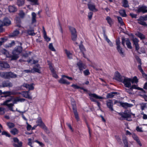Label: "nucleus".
Instances as JSON below:
<instances>
[{
  "mask_svg": "<svg viewBox=\"0 0 147 147\" xmlns=\"http://www.w3.org/2000/svg\"><path fill=\"white\" fill-rule=\"evenodd\" d=\"M14 104L13 96H11L8 99L4 101L1 105L7 106L10 111L14 112L15 111L13 109V107L14 105Z\"/></svg>",
  "mask_w": 147,
  "mask_h": 147,
  "instance_id": "1",
  "label": "nucleus"
},
{
  "mask_svg": "<svg viewBox=\"0 0 147 147\" xmlns=\"http://www.w3.org/2000/svg\"><path fill=\"white\" fill-rule=\"evenodd\" d=\"M89 98L90 100L92 101L96 102L97 106L99 107H100V103L99 102L97 101V100L94 99V98L96 99H102L103 98L101 96L97 95L95 94L89 93Z\"/></svg>",
  "mask_w": 147,
  "mask_h": 147,
  "instance_id": "2",
  "label": "nucleus"
},
{
  "mask_svg": "<svg viewBox=\"0 0 147 147\" xmlns=\"http://www.w3.org/2000/svg\"><path fill=\"white\" fill-rule=\"evenodd\" d=\"M122 82L125 87L129 88L131 86V78L124 77L123 79Z\"/></svg>",
  "mask_w": 147,
  "mask_h": 147,
  "instance_id": "3",
  "label": "nucleus"
},
{
  "mask_svg": "<svg viewBox=\"0 0 147 147\" xmlns=\"http://www.w3.org/2000/svg\"><path fill=\"white\" fill-rule=\"evenodd\" d=\"M122 117L125 119H127H127L128 118H130L131 117V115L132 114L134 116H135L134 114H132L131 113H128L126 112L125 113H118Z\"/></svg>",
  "mask_w": 147,
  "mask_h": 147,
  "instance_id": "4",
  "label": "nucleus"
},
{
  "mask_svg": "<svg viewBox=\"0 0 147 147\" xmlns=\"http://www.w3.org/2000/svg\"><path fill=\"white\" fill-rule=\"evenodd\" d=\"M107 107L111 111H114L113 108V103L112 100H109L106 101Z\"/></svg>",
  "mask_w": 147,
  "mask_h": 147,
  "instance_id": "5",
  "label": "nucleus"
},
{
  "mask_svg": "<svg viewBox=\"0 0 147 147\" xmlns=\"http://www.w3.org/2000/svg\"><path fill=\"white\" fill-rule=\"evenodd\" d=\"M29 91H23L22 92H19L18 94H21L24 97L28 99H32V96H31L29 94Z\"/></svg>",
  "mask_w": 147,
  "mask_h": 147,
  "instance_id": "6",
  "label": "nucleus"
},
{
  "mask_svg": "<svg viewBox=\"0 0 147 147\" xmlns=\"http://www.w3.org/2000/svg\"><path fill=\"white\" fill-rule=\"evenodd\" d=\"M77 65L80 71H82L84 69L86 68V66L85 64L83 63L81 61H80L78 62L77 63Z\"/></svg>",
  "mask_w": 147,
  "mask_h": 147,
  "instance_id": "7",
  "label": "nucleus"
},
{
  "mask_svg": "<svg viewBox=\"0 0 147 147\" xmlns=\"http://www.w3.org/2000/svg\"><path fill=\"white\" fill-rule=\"evenodd\" d=\"M88 9L90 11H96L98 10L96 8L94 4L89 3L88 4Z\"/></svg>",
  "mask_w": 147,
  "mask_h": 147,
  "instance_id": "8",
  "label": "nucleus"
},
{
  "mask_svg": "<svg viewBox=\"0 0 147 147\" xmlns=\"http://www.w3.org/2000/svg\"><path fill=\"white\" fill-rule=\"evenodd\" d=\"M40 67L39 64H37L34 66L32 70V71L34 72H38L39 73H40Z\"/></svg>",
  "mask_w": 147,
  "mask_h": 147,
  "instance_id": "9",
  "label": "nucleus"
},
{
  "mask_svg": "<svg viewBox=\"0 0 147 147\" xmlns=\"http://www.w3.org/2000/svg\"><path fill=\"white\" fill-rule=\"evenodd\" d=\"M115 75L116 78L120 82H122L123 81V79L124 76H121L119 73L118 72H116Z\"/></svg>",
  "mask_w": 147,
  "mask_h": 147,
  "instance_id": "10",
  "label": "nucleus"
},
{
  "mask_svg": "<svg viewBox=\"0 0 147 147\" xmlns=\"http://www.w3.org/2000/svg\"><path fill=\"white\" fill-rule=\"evenodd\" d=\"M13 104H16L18 102H23L25 100L24 98H20L19 97L14 98L13 97Z\"/></svg>",
  "mask_w": 147,
  "mask_h": 147,
  "instance_id": "11",
  "label": "nucleus"
},
{
  "mask_svg": "<svg viewBox=\"0 0 147 147\" xmlns=\"http://www.w3.org/2000/svg\"><path fill=\"white\" fill-rule=\"evenodd\" d=\"M139 12H142L145 13L147 12V7L145 5H142L139 7L138 9Z\"/></svg>",
  "mask_w": 147,
  "mask_h": 147,
  "instance_id": "12",
  "label": "nucleus"
},
{
  "mask_svg": "<svg viewBox=\"0 0 147 147\" xmlns=\"http://www.w3.org/2000/svg\"><path fill=\"white\" fill-rule=\"evenodd\" d=\"M17 77L16 74L11 72H7V79L10 78H15Z\"/></svg>",
  "mask_w": 147,
  "mask_h": 147,
  "instance_id": "13",
  "label": "nucleus"
},
{
  "mask_svg": "<svg viewBox=\"0 0 147 147\" xmlns=\"http://www.w3.org/2000/svg\"><path fill=\"white\" fill-rule=\"evenodd\" d=\"M22 47L21 46H18L16 47L13 51H14V53H16L20 54L22 52Z\"/></svg>",
  "mask_w": 147,
  "mask_h": 147,
  "instance_id": "14",
  "label": "nucleus"
},
{
  "mask_svg": "<svg viewBox=\"0 0 147 147\" xmlns=\"http://www.w3.org/2000/svg\"><path fill=\"white\" fill-rule=\"evenodd\" d=\"M13 140L14 142H17L18 144H14L13 146L15 147H21L22 145V142H19V141L18 138H13Z\"/></svg>",
  "mask_w": 147,
  "mask_h": 147,
  "instance_id": "15",
  "label": "nucleus"
},
{
  "mask_svg": "<svg viewBox=\"0 0 147 147\" xmlns=\"http://www.w3.org/2000/svg\"><path fill=\"white\" fill-rule=\"evenodd\" d=\"M23 86L28 88L29 90H33L34 89V87L32 84H28L26 83H24L23 85Z\"/></svg>",
  "mask_w": 147,
  "mask_h": 147,
  "instance_id": "16",
  "label": "nucleus"
},
{
  "mask_svg": "<svg viewBox=\"0 0 147 147\" xmlns=\"http://www.w3.org/2000/svg\"><path fill=\"white\" fill-rule=\"evenodd\" d=\"M0 69H2L3 68H7L9 67V65L6 63L1 62L0 61Z\"/></svg>",
  "mask_w": 147,
  "mask_h": 147,
  "instance_id": "17",
  "label": "nucleus"
},
{
  "mask_svg": "<svg viewBox=\"0 0 147 147\" xmlns=\"http://www.w3.org/2000/svg\"><path fill=\"white\" fill-rule=\"evenodd\" d=\"M36 123L38 124L37 126H39L41 127L45 125L42 120L41 118L40 117H38Z\"/></svg>",
  "mask_w": 147,
  "mask_h": 147,
  "instance_id": "18",
  "label": "nucleus"
},
{
  "mask_svg": "<svg viewBox=\"0 0 147 147\" xmlns=\"http://www.w3.org/2000/svg\"><path fill=\"white\" fill-rule=\"evenodd\" d=\"M3 87H11L12 86V83L9 82H3L2 84Z\"/></svg>",
  "mask_w": 147,
  "mask_h": 147,
  "instance_id": "19",
  "label": "nucleus"
},
{
  "mask_svg": "<svg viewBox=\"0 0 147 147\" xmlns=\"http://www.w3.org/2000/svg\"><path fill=\"white\" fill-rule=\"evenodd\" d=\"M103 36L104 38L109 44L110 46L111 47L113 46V43L110 41L109 39L108 38L107 35L106 34L105 32H104L103 34Z\"/></svg>",
  "mask_w": 147,
  "mask_h": 147,
  "instance_id": "20",
  "label": "nucleus"
},
{
  "mask_svg": "<svg viewBox=\"0 0 147 147\" xmlns=\"http://www.w3.org/2000/svg\"><path fill=\"white\" fill-rule=\"evenodd\" d=\"M62 78L59 80V82L60 83L67 85H69L70 84V82L68 81L67 80L64 79L62 77Z\"/></svg>",
  "mask_w": 147,
  "mask_h": 147,
  "instance_id": "21",
  "label": "nucleus"
},
{
  "mask_svg": "<svg viewBox=\"0 0 147 147\" xmlns=\"http://www.w3.org/2000/svg\"><path fill=\"white\" fill-rule=\"evenodd\" d=\"M106 20L107 21V22L111 26L113 24V20L109 16L107 17L106 18Z\"/></svg>",
  "mask_w": 147,
  "mask_h": 147,
  "instance_id": "22",
  "label": "nucleus"
},
{
  "mask_svg": "<svg viewBox=\"0 0 147 147\" xmlns=\"http://www.w3.org/2000/svg\"><path fill=\"white\" fill-rule=\"evenodd\" d=\"M123 107L127 108L128 107H131L133 106V105L128 104L127 103H121L120 104Z\"/></svg>",
  "mask_w": 147,
  "mask_h": 147,
  "instance_id": "23",
  "label": "nucleus"
},
{
  "mask_svg": "<svg viewBox=\"0 0 147 147\" xmlns=\"http://www.w3.org/2000/svg\"><path fill=\"white\" fill-rule=\"evenodd\" d=\"M3 22V26H8L11 24L10 21L7 18H5L4 19Z\"/></svg>",
  "mask_w": 147,
  "mask_h": 147,
  "instance_id": "24",
  "label": "nucleus"
},
{
  "mask_svg": "<svg viewBox=\"0 0 147 147\" xmlns=\"http://www.w3.org/2000/svg\"><path fill=\"white\" fill-rule=\"evenodd\" d=\"M32 23L33 24L36 22V15L34 12L32 13Z\"/></svg>",
  "mask_w": 147,
  "mask_h": 147,
  "instance_id": "25",
  "label": "nucleus"
},
{
  "mask_svg": "<svg viewBox=\"0 0 147 147\" xmlns=\"http://www.w3.org/2000/svg\"><path fill=\"white\" fill-rule=\"evenodd\" d=\"M13 55L11 56V60H16L19 57V54L17 53H14V51H13Z\"/></svg>",
  "mask_w": 147,
  "mask_h": 147,
  "instance_id": "26",
  "label": "nucleus"
},
{
  "mask_svg": "<svg viewBox=\"0 0 147 147\" xmlns=\"http://www.w3.org/2000/svg\"><path fill=\"white\" fill-rule=\"evenodd\" d=\"M135 35L139 37L141 40H143L145 38V36L140 32H138L135 34Z\"/></svg>",
  "mask_w": 147,
  "mask_h": 147,
  "instance_id": "27",
  "label": "nucleus"
},
{
  "mask_svg": "<svg viewBox=\"0 0 147 147\" xmlns=\"http://www.w3.org/2000/svg\"><path fill=\"white\" fill-rule=\"evenodd\" d=\"M64 51L68 58L70 59H72V53L69 51H68L67 49H65Z\"/></svg>",
  "mask_w": 147,
  "mask_h": 147,
  "instance_id": "28",
  "label": "nucleus"
},
{
  "mask_svg": "<svg viewBox=\"0 0 147 147\" xmlns=\"http://www.w3.org/2000/svg\"><path fill=\"white\" fill-rule=\"evenodd\" d=\"M19 34V32L18 30H16L11 34L9 35V36L10 37H14L17 36Z\"/></svg>",
  "mask_w": 147,
  "mask_h": 147,
  "instance_id": "29",
  "label": "nucleus"
},
{
  "mask_svg": "<svg viewBox=\"0 0 147 147\" xmlns=\"http://www.w3.org/2000/svg\"><path fill=\"white\" fill-rule=\"evenodd\" d=\"M25 3V0H17V4L18 6L23 5Z\"/></svg>",
  "mask_w": 147,
  "mask_h": 147,
  "instance_id": "30",
  "label": "nucleus"
},
{
  "mask_svg": "<svg viewBox=\"0 0 147 147\" xmlns=\"http://www.w3.org/2000/svg\"><path fill=\"white\" fill-rule=\"evenodd\" d=\"M8 9L9 11L10 12H15L17 10L16 8L14 6H9Z\"/></svg>",
  "mask_w": 147,
  "mask_h": 147,
  "instance_id": "31",
  "label": "nucleus"
},
{
  "mask_svg": "<svg viewBox=\"0 0 147 147\" xmlns=\"http://www.w3.org/2000/svg\"><path fill=\"white\" fill-rule=\"evenodd\" d=\"M10 133L13 135H15L18 133V130L16 128L12 129L10 131Z\"/></svg>",
  "mask_w": 147,
  "mask_h": 147,
  "instance_id": "32",
  "label": "nucleus"
},
{
  "mask_svg": "<svg viewBox=\"0 0 147 147\" xmlns=\"http://www.w3.org/2000/svg\"><path fill=\"white\" fill-rule=\"evenodd\" d=\"M123 141L124 144V147H128V143L126 136L123 137Z\"/></svg>",
  "mask_w": 147,
  "mask_h": 147,
  "instance_id": "33",
  "label": "nucleus"
},
{
  "mask_svg": "<svg viewBox=\"0 0 147 147\" xmlns=\"http://www.w3.org/2000/svg\"><path fill=\"white\" fill-rule=\"evenodd\" d=\"M69 28L71 33V35L77 34L76 30L74 28L71 26H69Z\"/></svg>",
  "mask_w": 147,
  "mask_h": 147,
  "instance_id": "34",
  "label": "nucleus"
},
{
  "mask_svg": "<svg viewBox=\"0 0 147 147\" xmlns=\"http://www.w3.org/2000/svg\"><path fill=\"white\" fill-rule=\"evenodd\" d=\"M126 44L129 49H131L132 48L131 43L129 39L128 38L126 39Z\"/></svg>",
  "mask_w": 147,
  "mask_h": 147,
  "instance_id": "35",
  "label": "nucleus"
},
{
  "mask_svg": "<svg viewBox=\"0 0 147 147\" xmlns=\"http://www.w3.org/2000/svg\"><path fill=\"white\" fill-rule=\"evenodd\" d=\"M71 86L73 88H74L75 89H80L82 90H83L84 91H86V90L84 89L83 87H80L79 86L77 85V84H72Z\"/></svg>",
  "mask_w": 147,
  "mask_h": 147,
  "instance_id": "36",
  "label": "nucleus"
},
{
  "mask_svg": "<svg viewBox=\"0 0 147 147\" xmlns=\"http://www.w3.org/2000/svg\"><path fill=\"white\" fill-rule=\"evenodd\" d=\"M27 33L29 35L31 36H34L36 34L34 32V30L33 29L27 30Z\"/></svg>",
  "mask_w": 147,
  "mask_h": 147,
  "instance_id": "37",
  "label": "nucleus"
},
{
  "mask_svg": "<svg viewBox=\"0 0 147 147\" xmlns=\"http://www.w3.org/2000/svg\"><path fill=\"white\" fill-rule=\"evenodd\" d=\"M43 35L44 38L47 41H49L50 40V38L47 36L46 32L44 28V27H43Z\"/></svg>",
  "mask_w": 147,
  "mask_h": 147,
  "instance_id": "38",
  "label": "nucleus"
},
{
  "mask_svg": "<svg viewBox=\"0 0 147 147\" xmlns=\"http://www.w3.org/2000/svg\"><path fill=\"white\" fill-rule=\"evenodd\" d=\"M73 112L74 115L77 121L79 120L80 119L79 117L78 113L77 112V110L73 111Z\"/></svg>",
  "mask_w": 147,
  "mask_h": 147,
  "instance_id": "39",
  "label": "nucleus"
},
{
  "mask_svg": "<svg viewBox=\"0 0 147 147\" xmlns=\"http://www.w3.org/2000/svg\"><path fill=\"white\" fill-rule=\"evenodd\" d=\"M119 12L120 15L123 17H125L127 16L125 11L124 10H120L119 11Z\"/></svg>",
  "mask_w": 147,
  "mask_h": 147,
  "instance_id": "40",
  "label": "nucleus"
},
{
  "mask_svg": "<svg viewBox=\"0 0 147 147\" xmlns=\"http://www.w3.org/2000/svg\"><path fill=\"white\" fill-rule=\"evenodd\" d=\"M117 48L118 52L121 55L122 57L124 56V53L123 51L122 48L121 47L118 48Z\"/></svg>",
  "mask_w": 147,
  "mask_h": 147,
  "instance_id": "41",
  "label": "nucleus"
},
{
  "mask_svg": "<svg viewBox=\"0 0 147 147\" xmlns=\"http://www.w3.org/2000/svg\"><path fill=\"white\" fill-rule=\"evenodd\" d=\"M116 92H113L110 93L108 94L106 96L107 98H111L113 97L114 96V94H116Z\"/></svg>",
  "mask_w": 147,
  "mask_h": 147,
  "instance_id": "42",
  "label": "nucleus"
},
{
  "mask_svg": "<svg viewBox=\"0 0 147 147\" xmlns=\"http://www.w3.org/2000/svg\"><path fill=\"white\" fill-rule=\"evenodd\" d=\"M122 4L123 6L124 7H127L129 6L128 2L127 0H123Z\"/></svg>",
  "mask_w": 147,
  "mask_h": 147,
  "instance_id": "43",
  "label": "nucleus"
},
{
  "mask_svg": "<svg viewBox=\"0 0 147 147\" xmlns=\"http://www.w3.org/2000/svg\"><path fill=\"white\" fill-rule=\"evenodd\" d=\"M11 94V92L10 91H8L4 92H3V94L4 95L3 97H6L10 95Z\"/></svg>",
  "mask_w": 147,
  "mask_h": 147,
  "instance_id": "44",
  "label": "nucleus"
},
{
  "mask_svg": "<svg viewBox=\"0 0 147 147\" xmlns=\"http://www.w3.org/2000/svg\"><path fill=\"white\" fill-rule=\"evenodd\" d=\"M28 1L31 2L32 5H38V0H27Z\"/></svg>",
  "mask_w": 147,
  "mask_h": 147,
  "instance_id": "45",
  "label": "nucleus"
},
{
  "mask_svg": "<svg viewBox=\"0 0 147 147\" xmlns=\"http://www.w3.org/2000/svg\"><path fill=\"white\" fill-rule=\"evenodd\" d=\"M146 108H147V103H142L140 104V108L142 110H144Z\"/></svg>",
  "mask_w": 147,
  "mask_h": 147,
  "instance_id": "46",
  "label": "nucleus"
},
{
  "mask_svg": "<svg viewBox=\"0 0 147 147\" xmlns=\"http://www.w3.org/2000/svg\"><path fill=\"white\" fill-rule=\"evenodd\" d=\"M7 72H0V76L5 78L7 79Z\"/></svg>",
  "mask_w": 147,
  "mask_h": 147,
  "instance_id": "47",
  "label": "nucleus"
},
{
  "mask_svg": "<svg viewBox=\"0 0 147 147\" xmlns=\"http://www.w3.org/2000/svg\"><path fill=\"white\" fill-rule=\"evenodd\" d=\"M142 20V19H141L140 18V19H139L138 20V23L144 26H146L147 24H146V23L144 21Z\"/></svg>",
  "mask_w": 147,
  "mask_h": 147,
  "instance_id": "48",
  "label": "nucleus"
},
{
  "mask_svg": "<svg viewBox=\"0 0 147 147\" xmlns=\"http://www.w3.org/2000/svg\"><path fill=\"white\" fill-rule=\"evenodd\" d=\"M131 82L133 84L134 83H137L138 82V79L136 76H135L133 79H131Z\"/></svg>",
  "mask_w": 147,
  "mask_h": 147,
  "instance_id": "49",
  "label": "nucleus"
},
{
  "mask_svg": "<svg viewBox=\"0 0 147 147\" xmlns=\"http://www.w3.org/2000/svg\"><path fill=\"white\" fill-rule=\"evenodd\" d=\"M7 125L9 128H11L14 127L15 125V124L9 122L7 123Z\"/></svg>",
  "mask_w": 147,
  "mask_h": 147,
  "instance_id": "50",
  "label": "nucleus"
},
{
  "mask_svg": "<svg viewBox=\"0 0 147 147\" xmlns=\"http://www.w3.org/2000/svg\"><path fill=\"white\" fill-rule=\"evenodd\" d=\"M19 15L21 18H23L25 17V14L22 11H20Z\"/></svg>",
  "mask_w": 147,
  "mask_h": 147,
  "instance_id": "51",
  "label": "nucleus"
},
{
  "mask_svg": "<svg viewBox=\"0 0 147 147\" xmlns=\"http://www.w3.org/2000/svg\"><path fill=\"white\" fill-rule=\"evenodd\" d=\"M117 18L118 19V22L121 25H123L124 24V23L121 17L117 16Z\"/></svg>",
  "mask_w": 147,
  "mask_h": 147,
  "instance_id": "52",
  "label": "nucleus"
},
{
  "mask_svg": "<svg viewBox=\"0 0 147 147\" xmlns=\"http://www.w3.org/2000/svg\"><path fill=\"white\" fill-rule=\"evenodd\" d=\"M1 53L4 54V55H6V56H7V55H8V51L6 50V49H3L1 50Z\"/></svg>",
  "mask_w": 147,
  "mask_h": 147,
  "instance_id": "53",
  "label": "nucleus"
},
{
  "mask_svg": "<svg viewBox=\"0 0 147 147\" xmlns=\"http://www.w3.org/2000/svg\"><path fill=\"white\" fill-rule=\"evenodd\" d=\"M71 104L72 106L73 111L77 110L75 102L74 101L71 102Z\"/></svg>",
  "mask_w": 147,
  "mask_h": 147,
  "instance_id": "54",
  "label": "nucleus"
},
{
  "mask_svg": "<svg viewBox=\"0 0 147 147\" xmlns=\"http://www.w3.org/2000/svg\"><path fill=\"white\" fill-rule=\"evenodd\" d=\"M1 134L2 135H5L6 137H11L10 135L8 132L5 131H3L2 132Z\"/></svg>",
  "mask_w": 147,
  "mask_h": 147,
  "instance_id": "55",
  "label": "nucleus"
},
{
  "mask_svg": "<svg viewBox=\"0 0 147 147\" xmlns=\"http://www.w3.org/2000/svg\"><path fill=\"white\" fill-rule=\"evenodd\" d=\"M49 48L52 51H55V49L53 47L52 43H50L49 45Z\"/></svg>",
  "mask_w": 147,
  "mask_h": 147,
  "instance_id": "56",
  "label": "nucleus"
},
{
  "mask_svg": "<svg viewBox=\"0 0 147 147\" xmlns=\"http://www.w3.org/2000/svg\"><path fill=\"white\" fill-rule=\"evenodd\" d=\"M15 42L13 41H12L10 43H9L8 45H6L5 46L6 47H11L12 46L14 45Z\"/></svg>",
  "mask_w": 147,
  "mask_h": 147,
  "instance_id": "57",
  "label": "nucleus"
},
{
  "mask_svg": "<svg viewBox=\"0 0 147 147\" xmlns=\"http://www.w3.org/2000/svg\"><path fill=\"white\" fill-rule=\"evenodd\" d=\"M132 40L134 45L138 44V42H139L138 39L136 38H133L132 39Z\"/></svg>",
  "mask_w": 147,
  "mask_h": 147,
  "instance_id": "58",
  "label": "nucleus"
},
{
  "mask_svg": "<svg viewBox=\"0 0 147 147\" xmlns=\"http://www.w3.org/2000/svg\"><path fill=\"white\" fill-rule=\"evenodd\" d=\"M77 34L71 35V38L72 40L75 41L77 39Z\"/></svg>",
  "mask_w": 147,
  "mask_h": 147,
  "instance_id": "59",
  "label": "nucleus"
},
{
  "mask_svg": "<svg viewBox=\"0 0 147 147\" xmlns=\"http://www.w3.org/2000/svg\"><path fill=\"white\" fill-rule=\"evenodd\" d=\"M5 108L0 107V114L3 115L5 113Z\"/></svg>",
  "mask_w": 147,
  "mask_h": 147,
  "instance_id": "60",
  "label": "nucleus"
},
{
  "mask_svg": "<svg viewBox=\"0 0 147 147\" xmlns=\"http://www.w3.org/2000/svg\"><path fill=\"white\" fill-rule=\"evenodd\" d=\"M41 128H42L47 133H49V131L48 129L45 125H44L42 127H41Z\"/></svg>",
  "mask_w": 147,
  "mask_h": 147,
  "instance_id": "61",
  "label": "nucleus"
},
{
  "mask_svg": "<svg viewBox=\"0 0 147 147\" xmlns=\"http://www.w3.org/2000/svg\"><path fill=\"white\" fill-rule=\"evenodd\" d=\"M116 45L117 46V48L121 47L120 46V40L118 39L116 40Z\"/></svg>",
  "mask_w": 147,
  "mask_h": 147,
  "instance_id": "62",
  "label": "nucleus"
},
{
  "mask_svg": "<svg viewBox=\"0 0 147 147\" xmlns=\"http://www.w3.org/2000/svg\"><path fill=\"white\" fill-rule=\"evenodd\" d=\"M85 76H88L90 74L89 70L88 69H86L84 70L83 72Z\"/></svg>",
  "mask_w": 147,
  "mask_h": 147,
  "instance_id": "63",
  "label": "nucleus"
},
{
  "mask_svg": "<svg viewBox=\"0 0 147 147\" xmlns=\"http://www.w3.org/2000/svg\"><path fill=\"white\" fill-rule=\"evenodd\" d=\"M79 48L80 50L83 52L85 51V49L84 46L82 45L79 46Z\"/></svg>",
  "mask_w": 147,
  "mask_h": 147,
  "instance_id": "64",
  "label": "nucleus"
}]
</instances>
